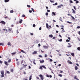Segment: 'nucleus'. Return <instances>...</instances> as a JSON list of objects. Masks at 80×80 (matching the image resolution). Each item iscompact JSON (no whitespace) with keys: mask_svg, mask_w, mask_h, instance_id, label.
<instances>
[{"mask_svg":"<svg viewBox=\"0 0 80 80\" xmlns=\"http://www.w3.org/2000/svg\"><path fill=\"white\" fill-rule=\"evenodd\" d=\"M13 26H14L12 24V25H11V27H13Z\"/></svg>","mask_w":80,"mask_h":80,"instance_id":"052dcab7","label":"nucleus"},{"mask_svg":"<svg viewBox=\"0 0 80 80\" xmlns=\"http://www.w3.org/2000/svg\"><path fill=\"white\" fill-rule=\"evenodd\" d=\"M66 42H70V40H68V39H67L66 40Z\"/></svg>","mask_w":80,"mask_h":80,"instance_id":"ea45409f","label":"nucleus"},{"mask_svg":"<svg viewBox=\"0 0 80 80\" xmlns=\"http://www.w3.org/2000/svg\"><path fill=\"white\" fill-rule=\"evenodd\" d=\"M75 69L76 70H78V67H77V66H76L75 67Z\"/></svg>","mask_w":80,"mask_h":80,"instance_id":"a211bd4d","label":"nucleus"},{"mask_svg":"<svg viewBox=\"0 0 80 80\" xmlns=\"http://www.w3.org/2000/svg\"><path fill=\"white\" fill-rule=\"evenodd\" d=\"M40 63H44V60H42L41 61V60H40Z\"/></svg>","mask_w":80,"mask_h":80,"instance_id":"423d86ee","label":"nucleus"},{"mask_svg":"<svg viewBox=\"0 0 80 80\" xmlns=\"http://www.w3.org/2000/svg\"><path fill=\"white\" fill-rule=\"evenodd\" d=\"M72 13L75 14L76 13V12L73 9H72Z\"/></svg>","mask_w":80,"mask_h":80,"instance_id":"6e6552de","label":"nucleus"},{"mask_svg":"<svg viewBox=\"0 0 80 80\" xmlns=\"http://www.w3.org/2000/svg\"><path fill=\"white\" fill-rule=\"evenodd\" d=\"M78 40L79 41H80V38H78Z\"/></svg>","mask_w":80,"mask_h":80,"instance_id":"774afa93","label":"nucleus"},{"mask_svg":"<svg viewBox=\"0 0 80 80\" xmlns=\"http://www.w3.org/2000/svg\"><path fill=\"white\" fill-rule=\"evenodd\" d=\"M50 62H53V60L51 59H50V58H48Z\"/></svg>","mask_w":80,"mask_h":80,"instance_id":"cd10ccee","label":"nucleus"},{"mask_svg":"<svg viewBox=\"0 0 80 80\" xmlns=\"http://www.w3.org/2000/svg\"><path fill=\"white\" fill-rule=\"evenodd\" d=\"M46 77H49V76L48 75H46Z\"/></svg>","mask_w":80,"mask_h":80,"instance_id":"6e6d98bb","label":"nucleus"},{"mask_svg":"<svg viewBox=\"0 0 80 80\" xmlns=\"http://www.w3.org/2000/svg\"><path fill=\"white\" fill-rule=\"evenodd\" d=\"M39 57H40V58H42V56L41 55H39Z\"/></svg>","mask_w":80,"mask_h":80,"instance_id":"8fccbe9b","label":"nucleus"},{"mask_svg":"<svg viewBox=\"0 0 80 80\" xmlns=\"http://www.w3.org/2000/svg\"><path fill=\"white\" fill-rule=\"evenodd\" d=\"M39 30H42V28L41 27H40L39 28Z\"/></svg>","mask_w":80,"mask_h":80,"instance_id":"5fc2aeb1","label":"nucleus"},{"mask_svg":"<svg viewBox=\"0 0 80 80\" xmlns=\"http://www.w3.org/2000/svg\"><path fill=\"white\" fill-rule=\"evenodd\" d=\"M4 18H5L6 19L7 18H8V16H6V15H4Z\"/></svg>","mask_w":80,"mask_h":80,"instance_id":"f3484780","label":"nucleus"},{"mask_svg":"<svg viewBox=\"0 0 80 80\" xmlns=\"http://www.w3.org/2000/svg\"><path fill=\"white\" fill-rule=\"evenodd\" d=\"M17 52H12L11 53L12 55H15Z\"/></svg>","mask_w":80,"mask_h":80,"instance_id":"f704fd0d","label":"nucleus"},{"mask_svg":"<svg viewBox=\"0 0 80 80\" xmlns=\"http://www.w3.org/2000/svg\"><path fill=\"white\" fill-rule=\"evenodd\" d=\"M76 4L78 3H79V1H76Z\"/></svg>","mask_w":80,"mask_h":80,"instance_id":"e433bc0d","label":"nucleus"},{"mask_svg":"<svg viewBox=\"0 0 80 80\" xmlns=\"http://www.w3.org/2000/svg\"><path fill=\"white\" fill-rule=\"evenodd\" d=\"M61 33H63L64 32H65V31H64L63 30H62V31H61Z\"/></svg>","mask_w":80,"mask_h":80,"instance_id":"2f4dec72","label":"nucleus"},{"mask_svg":"<svg viewBox=\"0 0 80 80\" xmlns=\"http://www.w3.org/2000/svg\"><path fill=\"white\" fill-rule=\"evenodd\" d=\"M47 12H50V10L48 9L47 10Z\"/></svg>","mask_w":80,"mask_h":80,"instance_id":"3c124183","label":"nucleus"},{"mask_svg":"<svg viewBox=\"0 0 80 80\" xmlns=\"http://www.w3.org/2000/svg\"><path fill=\"white\" fill-rule=\"evenodd\" d=\"M0 63H2V61L1 60H0Z\"/></svg>","mask_w":80,"mask_h":80,"instance_id":"69168bd1","label":"nucleus"},{"mask_svg":"<svg viewBox=\"0 0 80 80\" xmlns=\"http://www.w3.org/2000/svg\"><path fill=\"white\" fill-rule=\"evenodd\" d=\"M43 47L44 48H45L46 49L48 48V46H43Z\"/></svg>","mask_w":80,"mask_h":80,"instance_id":"1a4fd4ad","label":"nucleus"},{"mask_svg":"<svg viewBox=\"0 0 80 80\" xmlns=\"http://www.w3.org/2000/svg\"><path fill=\"white\" fill-rule=\"evenodd\" d=\"M71 17L72 18V19H73V20H75V18L74 17H73L72 15H71Z\"/></svg>","mask_w":80,"mask_h":80,"instance_id":"473e14b6","label":"nucleus"},{"mask_svg":"<svg viewBox=\"0 0 80 80\" xmlns=\"http://www.w3.org/2000/svg\"><path fill=\"white\" fill-rule=\"evenodd\" d=\"M50 2L51 3H54V1H53L50 0Z\"/></svg>","mask_w":80,"mask_h":80,"instance_id":"49530a36","label":"nucleus"},{"mask_svg":"<svg viewBox=\"0 0 80 80\" xmlns=\"http://www.w3.org/2000/svg\"><path fill=\"white\" fill-rule=\"evenodd\" d=\"M70 3H73V1H72V0H70Z\"/></svg>","mask_w":80,"mask_h":80,"instance_id":"58836bf2","label":"nucleus"},{"mask_svg":"<svg viewBox=\"0 0 80 80\" xmlns=\"http://www.w3.org/2000/svg\"><path fill=\"white\" fill-rule=\"evenodd\" d=\"M22 22H23V20H22V19L21 20L19 21V23H22Z\"/></svg>","mask_w":80,"mask_h":80,"instance_id":"a878e982","label":"nucleus"},{"mask_svg":"<svg viewBox=\"0 0 80 80\" xmlns=\"http://www.w3.org/2000/svg\"><path fill=\"white\" fill-rule=\"evenodd\" d=\"M46 28H49L48 27V23H46Z\"/></svg>","mask_w":80,"mask_h":80,"instance_id":"ddd939ff","label":"nucleus"},{"mask_svg":"<svg viewBox=\"0 0 80 80\" xmlns=\"http://www.w3.org/2000/svg\"><path fill=\"white\" fill-rule=\"evenodd\" d=\"M59 42H62V39H61L60 40H58Z\"/></svg>","mask_w":80,"mask_h":80,"instance_id":"4c0bfd02","label":"nucleus"},{"mask_svg":"<svg viewBox=\"0 0 80 80\" xmlns=\"http://www.w3.org/2000/svg\"><path fill=\"white\" fill-rule=\"evenodd\" d=\"M8 45H10V46H11V43L10 42H8Z\"/></svg>","mask_w":80,"mask_h":80,"instance_id":"412c9836","label":"nucleus"},{"mask_svg":"<svg viewBox=\"0 0 80 80\" xmlns=\"http://www.w3.org/2000/svg\"><path fill=\"white\" fill-rule=\"evenodd\" d=\"M29 13H32V10H29Z\"/></svg>","mask_w":80,"mask_h":80,"instance_id":"864d4df0","label":"nucleus"},{"mask_svg":"<svg viewBox=\"0 0 80 80\" xmlns=\"http://www.w3.org/2000/svg\"><path fill=\"white\" fill-rule=\"evenodd\" d=\"M74 79H76V80H79V79L77 78V76L74 77Z\"/></svg>","mask_w":80,"mask_h":80,"instance_id":"bb28decb","label":"nucleus"},{"mask_svg":"<svg viewBox=\"0 0 80 80\" xmlns=\"http://www.w3.org/2000/svg\"><path fill=\"white\" fill-rule=\"evenodd\" d=\"M4 63L5 65H6L7 66L8 65V63H7V62L6 61L4 62Z\"/></svg>","mask_w":80,"mask_h":80,"instance_id":"aec40b11","label":"nucleus"},{"mask_svg":"<svg viewBox=\"0 0 80 80\" xmlns=\"http://www.w3.org/2000/svg\"><path fill=\"white\" fill-rule=\"evenodd\" d=\"M56 26L57 27H58V28L59 27V26H58V25H56Z\"/></svg>","mask_w":80,"mask_h":80,"instance_id":"680f3d73","label":"nucleus"},{"mask_svg":"<svg viewBox=\"0 0 80 80\" xmlns=\"http://www.w3.org/2000/svg\"><path fill=\"white\" fill-rule=\"evenodd\" d=\"M71 55H72V57H74L75 54H74V53H71Z\"/></svg>","mask_w":80,"mask_h":80,"instance_id":"5701e85b","label":"nucleus"},{"mask_svg":"<svg viewBox=\"0 0 80 80\" xmlns=\"http://www.w3.org/2000/svg\"><path fill=\"white\" fill-rule=\"evenodd\" d=\"M69 64H71V65H72V64H73V63H72V62H69Z\"/></svg>","mask_w":80,"mask_h":80,"instance_id":"c03bdc74","label":"nucleus"},{"mask_svg":"<svg viewBox=\"0 0 80 80\" xmlns=\"http://www.w3.org/2000/svg\"><path fill=\"white\" fill-rule=\"evenodd\" d=\"M77 50H79V51H80V47H78L77 48Z\"/></svg>","mask_w":80,"mask_h":80,"instance_id":"c756f323","label":"nucleus"},{"mask_svg":"<svg viewBox=\"0 0 80 80\" xmlns=\"http://www.w3.org/2000/svg\"><path fill=\"white\" fill-rule=\"evenodd\" d=\"M8 30L9 31H10V32H11L12 30V28H8Z\"/></svg>","mask_w":80,"mask_h":80,"instance_id":"9b49d317","label":"nucleus"},{"mask_svg":"<svg viewBox=\"0 0 80 80\" xmlns=\"http://www.w3.org/2000/svg\"><path fill=\"white\" fill-rule=\"evenodd\" d=\"M11 59H9L8 61V62H9V63H10V62H11Z\"/></svg>","mask_w":80,"mask_h":80,"instance_id":"a18cd8bd","label":"nucleus"},{"mask_svg":"<svg viewBox=\"0 0 80 80\" xmlns=\"http://www.w3.org/2000/svg\"><path fill=\"white\" fill-rule=\"evenodd\" d=\"M31 9L32 10L33 12L34 13V12H35V11H34V9L33 8H32Z\"/></svg>","mask_w":80,"mask_h":80,"instance_id":"c9c22d12","label":"nucleus"},{"mask_svg":"<svg viewBox=\"0 0 80 80\" xmlns=\"http://www.w3.org/2000/svg\"><path fill=\"white\" fill-rule=\"evenodd\" d=\"M61 27H62L61 29L62 30H64V29H63V28H64V26L61 25Z\"/></svg>","mask_w":80,"mask_h":80,"instance_id":"dca6fc26","label":"nucleus"},{"mask_svg":"<svg viewBox=\"0 0 80 80\" xmlns=\"http://www.w3.org/2000/svg\"><path fill=\"white\" fill-rule=\"evenodd\" d=\"M49 77L50 78H52V75H50L49 76Z\"/></svg>","mask_w":80,"mask_h":80,"instance_id":"e2e57ef3","label":"nucleus"},{"mask_svg":"<svg viewBox=\"0 0 80 80\" xmlns=\"http://www.w3.org/2000/svg\"><path fill=\"white\" fill-rule=\"evenodd\" d=\"M32 62H33V63H34V65H36V63H35V59L33 60L32 61Z\"/></svg>","mask_w":80,"mask_h":80,"instance_id":"9d476101","label":"nucleus"},{"mask_svg":"<svg viewBox=\"0 0 80 80\" xmlns=\"http://www.w3.org/2000/svg\"><path fill=\"white\" fill-rule=\"evenodd\" d=\"M73 7L74 8V10H77V9H76L75 6H73Z\"/></svg>","mask_w":80,"mask_h":80,"instance_id":"37998d69","label":"nucleus"},{"mask_svg":"<svg viewBox=\"0 0 80 80\" xmlns=\"http://www.w3.org/2000/svg\"><path fill=\"white\" fill-rule=\"evenodd\" d=\"M42 66H40L39 68V69L41 70H43V68H42Z\"/></svg>","mask_w":80,"mask_h":80,"instance_id":"6ab92c4d","label":"nucleus"},{"mask_svg":"<svg viewBox=\"0 0 80 80\" xmlns=\"http://www.w3.org/2000/svg\"><path fill=\"white\" fill-rule=\"evenodd\" d=\"M63 5H62V4L60 5L57 6V8L58 9V8H61V7H63Z\"/></svg>","mask_w":80,"mask_h":80,"instance_id":"7ed1b4c3","label":"nucleus"},{"mask_svg":"<svg viewBox=\"0 0 80 80\" xmlns=\"http://www.w3.org/2000/svg\"><path fill=\"white\" fill-rule=\"evenodd\" d=\"M56 14H57V13H56V12H52V16H53V15L55 16V15H56Z\"/></svg>","mask_w":80,"mask_h":80,"instance_id":"20e7f679","label":"nucleus"},{"mask_svg":"<svg viewBox=\"0 0 80 80\" xmlns=\"http://www.w3.org/2000/svg\"><path fill=\"white\" fill-rule=\"evenodd\" d=\"M10 13H13V10H11L10 11Z\"/></svg>","mask_w":80,"mask_h":80,"instance_id":"7c9ffc66","label":"nucleus"},{"mask_svg":"<svg viewBox=\"0 0 80 80\" xmlns=\"http://www.w3.org/2000/svg\"><path fill=\"white\" fill-rule=\"evenodd\" d=\"M9 0H5L4 2L5 3H7V2H9Z\"/></svg>","mask_w":80,"mask_h":80,"instance_id":"4be33fe9","label":"nucleus"},{"mask_svg":"<svg viewBox=\"0 0 80 80\" xmlns=\"http://www.w3.org/2000/svg\"><path fill=\"white\" fill-rule=\"evenodd\" d=\"M17 33H19V32H18V30H17Z\"/></svg>","mask_w":80,"mask_h":80,"instance_id":"bf43d9fd","label":"nucleus"},{"mask_svg":"<svg viewBox=\"0 0 80 80\" xmlns=\"http://www.w3.org/2000/svg\"><path fill=\"white\" fill-rule=\"evenodd\" d=\"M23 63V60H22L21 61V64H22V63Z\"/></svg>","mask_w":80,"mask_h":80,"instance_id":"13d9d810","label":"nucleus"},{"mask_svg":"<svg viewBox=\"0 0 80 80\" xmlns=\"http://www.w3.org/2000/svg\"><path fill=\"white\" fill-rule=\"evenodd\" d=\"M27 7H28V8H30V5H27Z\"/></svg>","mask_w":80,"mask_h":80,"instance_id":"de8ad7c7","label":"nucleus"},{"mask_svg":"<svg viewBox=\"0 0 80 80\" xmlns=\"http://www.w3.org/2000/svg\"><path fill=\"white\" fill-rule=\"evenodd\" d=\"M0 45L3 46V45H4V44H3V43H0Z\"/></svg>","mask_w":80,"mask_h":80,"instance_id":"c85d7f7f","label":"nucleus"},{"mask_svg":"<svg viewBox=\"0 0 80 80\" xmlns=\"http://www.w3.org/2000/svg\"><path fill=\"white\" fill-rule=\"evenodd\" d=\"M37 53V52L36 51H34V52L32 53V55H36Z\"/></svg>","mask_w":80,"mask_h":80,"instance_id":"0eeeda50","label":"nucleus"},{"mask_svg":"<svg viewBox=\"0 0 80 80\" xmlns=\"http://www.w3.org/2000/svg\"><path fill=\"white\" fill-rule=\"evenodd\" d=\"M22 65H23V67H24V68H26V67H27V64H26L25 65H24V64H22Z\"/></svg>","mask_w":80,"mask_h":80,"instance_id":"4468645a","label":"nucleus"},{"mask_svg":"<svg viewBox=\"0 0 80 80\" xmlns=\"http://www.w3.org/2000/svg\"><path fill=\"white\" fill-rule=\"evenodd\" d=\"M67 23H69L70 24H71L72 23V22H69V21H67Z\"/></svg>","mask_w":80,"mask_h":80,"instance_id":"72a5a7b5","label":"nucleus"},{"mask_svg":"<svg viewBox=\"0 0 80 80\" xmlns=\"http://www.w3.org/2000/svg\"><path fill=\"white\" fill-rule=\"evenodd\" d=\"M3 32H5L6 30V33H7L8 32V30H7V29H3Z\"/></svg>","mask_w":80,"mask_h":80,"instance_id":"f8f14e48","label":"nucleus"},{"mask_svg":"<svg viewBox=\"0 0 80 80\" xmlns=\"http://www.w3.org/2000/svg\"><path fill=\"white\" fill-rule=\"evenodd\" d=\"M31 35H33V33H30Z\"/></svg>","mask_w":80,"mask_h":80,"instance_id":"338daca9","label":"nucleus"},{"mask_svg":"<svg viewBox=\"0 0 80 80\" xmlns=\"http://www.w3.org/2000/svg\"><path fill=\"white\" fill-rule=\"evenodd\" d=\"M49 37H50L51 38H52V37H53V35L52 34L49 35Z\"/></svg>","mask_w":80,"mask_h":80,"instance_id":"393cba45","label":"nucleus"},{"mask_svg":"<svg viewBox=\"0 0 80 80\" xmlns=\"http://www.w3.org/2000/svg\"><path fill=\"white\" fill-rule=\"evenodd\" d=\"M1 23H2V24H3V25H5L6 22L3 21H1Z\"/></svg>","mask_w":80,"mask_h":80,"instance_id":"39448f33","label":"nucleus"},{"mask_svg":"<svg viewBox=\"0 0 80 80\" xmlns=\"http://www.w3.org/2000/svg\"><path fill=\"white\" fill-rule=\"evenodd\" d=\"M1 74H2L1 75V77L2 78L3 77H4V71H2L1 72Z\"/></svg>","mask_w":80,"mask_h":80,"instance_id":"f257e3e1","label":"nucleus"},{"mask_svg":"<svg viewBox=\"0 0 80 80\" xmlns=\"http://www.w3.org/2000/svg\"><path fill=\"white\" fill-rule=\"evenodd\" d=\"M77 28H80V26H78V27H77Z\"/></svg>","mask_w":80,"mask_h":80,"instance_id":"0e129e2a","label":"nucleus"},{"mask_svg":"<svg viewBox=\"0 0 80 80\" xmlns=\"http://www.w3.org/2000/svg\"><path fill=\"white\" fill-rule=\"evenodd\" d=\"M21 51L22 53H26V52H25L24 51H23V50L21 49Z\"/></svg>","mask_w":80,"mask_h":80,"instance_id":"2eb2a0df","label":"nucleus"},{"mask_svg":"<svg viewBox=\"0 0 80 80\" xmlns=\"http://www.w3.org/2000/svg\"><path fill=\"white\" fill-rule=\"evenodd\" d=\"M22 17H25V15L24 14H23L22 16Z\"/></svg>","mask_w":80,"mask_h":80,"instance_id":"a19ab883","label":"nucleus"},{"mask_svg":"<svg viewBox=\"0 0 80 80\" xmlns=\"http://www.w3.org/2000/svg\"><path fill=\"white\" fill-rule=\"evenodd\" d=\"M59 77H62V74H59Z\"/></svg>","mask_w":80,"mask_h":80,"instance_id":"4d7b16f0","label":"nucleus"},{"mask_svg":"<svg viewBox=\"0 0 80 80\" xmlns=\"http://www.w3.org/2000/svg\"><path fill=\"white\" fill-rule=\"evenodd\" d=\"M33 27H35V24H33L32 25Z\"/></svg>","mask_w":80,"mask_h":80,"instance_id":"09e8293b","label":"nucleus"},{"mask_svg":"<svg viewBox=\"0 0 80 80\" xmlns=\"http://www.w3.org/2000/svg\"><path fill=\"white\" fill-rule=\"evenodd\" d=\"M45 57H47V54H45Z\"/></svg>","mask_w":80,"mask_h":80,"instance_id":"603ef678","label":"nucleus"},{"mask_svg":"<svg viewBox=\"0 0 80 80\" xmlns=\"http://www.w3.org/2000/svg\"><path fill=\"white\" fill-rule=\"evenodd\" d=\"M39 77H40L41 80H43L44 78H43V76L42 74H40L39 75Z\"/></svg>","mask_w":80,"mask_h":80,"instance_id":"f03ea898","label":"nucleus"},{"mask_svg":"<svg viewBox=\"0 0 80 80\" xmlns=\"http://www.w3.org/2000/svg\"><path fill=\"white\" fill-rule=\"evenodd\" d=\"M42 67H43V68H44L45 69H47V68L44 65H42Z\"/></svg>","mask_w":80,"mask_h":80,"instance_id":"b1692460","label":"nucleus"},{"mask_svg":"<svg viewBox=\"0 0 80 80\" xmlns=\"http://www.w3.org/2000/svg\"><path fill=\"white\" fill-rule=\"evenodd\" d=\"M45 14L47 16H48V12H47Z\"/></svg>","mask_w":80,"mask_h":80,"instance_id":"79ce46f5","label":"nucleus"}]
</instances>
